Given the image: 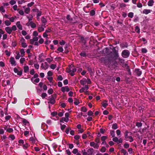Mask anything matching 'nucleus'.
Masks as SVG:
<instances>
[{
  "mask_svg": "<svg viewBox=\"0 0 155 155\" xmlns=\"http://www.w3.org/2000/svg\"><path fill=\"white\" fill-rule=\"evenodd\" d=\"M87 109L85 107H82L81 109V110L84 112H86L87 111Z\"/></svg>",
  "mask_w": 155,
  "mask_h": 155,
  "instance_id": "obj_42",
  "label": "nucleus"
},
{
  "mask_svg": "<svg viewBox=\"0 0 155 155\" xmlns=\"http://www.w3.org/2000/svg\"><path fill=\"white\" fill-rule=\"evenodd\" d=\"M80 55L83 57H86L88 55L85 51H82L80 54Z\"/></svg>",
  "mask_w": 155,
  "mask_h": 155,
  "instance_id": "obj_28",
  "label": "nucleus"
},
{
  "mask_svg": "<svg viewBox=\"0 0 155 155\" xmlns=\"http://www.w3.org/2000/svg\"><path fill=\"white\" fill-rule=\"evenodd\" d=\"M151 12V10L150 9H145L143 10V14L147 15L150 13Z\"/></svg>",
  "mask_w": 155,
  "mask_h": 155,
  "instance_id": "obj_24",
  "label": "nucleus"
},
{
  "mask_svg": "<svg viewBox=\"0 0 155 155\" xmlns=\"http://www.w3.org/2000/svg\"><path fill=\"white\" fill-rule=\"evenodd\" d=\"M95 14V12L94 10H91L90 12V15L93 16Z\"/></svg>",
  "mask_w": 155,
  "mask_h": 155,
  "instance_id": "obj_48",
  "label": "nucleus"
},
{
  "mask_svg": "<svg viewBox=\"0 0 155 155\" xmlns=\"http://www.w3.org/2000/svg\"><path fill=\"white\" fill-rule=\"evenodd\" d=\"M27 18L28 19V21L30 22V21H31L32 20V19L33 18V16L31 15H29V16H27Z\"/></svg>",
  "mask_w": 155,
  "mask_h": 155,
  "instance_id": "obj_34",
  "label": "nucleus"
},
{
  "mask_svg": "<svg viewBox=\"0 0 155 155\" xmlns=\"http://www.w3.org/2000/svg\"><path fill=\"white\" fill-rule=\"evenodd\" d=\"M48 79V80L50 83L52 84V85L56 86L57 85V83L53 80V78L52 77L47 78Z\"/></svg>",
  "mask_w": 155,
  "mask_h": 155,
  "instance_id": "obj_12",
  "label": "nucleus"
},
{
  "mask_svg": "<svg viewBox=\"0 0 155 155\" xmlns=\"http://www.w3.org/2000/svg\"><path fill=\"white\" fill-rule=\"evenodd\" d=\"M10 81L9 80L7 81L3 80L2 82V85L3 87H5L7 85H10Z\"/></svg>",
  "mask_w": 155,
  "mask_h": 155,
  "instance_id": "obj_8",
  "label": "nucleus"
},
{
  "mask_svg": "<svg viewBox=\"0 0 155 155\" xmlns=\"http://www.w3.org/2000/svg\"><path fill=\"white\" fill-rule=\"evenodd\" d=\"M20 52L21 54V56L23 57L25 55V51H24V49H21L20 50Z\"/></svg>",
  "mask_w": 155,
  "mask_h": 155,
  "instance_id": "obj_33",
  "label": "nucleus"
},
{
  "mask_svg": "<svg viewBox=\"0 0 155 155\" xmlns=\"http://www.w3.org/2000/svg\"><path fill=\"white\" fill-rule=\"evenodd\" d=\"M94 150L92 148L89 149L87 152L85 151V149L82 150L83 155H92L93 154Z\"/></svg>",
  "mask_w": 155,
  "mask_h": 155,
  "instance_id": "obj_2",
  "label": "nucleus"
},
{
  "mask_svg": "<svg viewBox=\"0 0 155 155\" xmlns=\"http://www.w3.org/2000/svg\"><path fill=\"white\" fill-rule=\"evenodd\" d=\"M112 140L114 141L117 142L118 144L122 142V140L121 138L118 140L117 137H114Z\"/></svg>",
  "mask_w": 155,
  "mask_h": 155,
  "instance_id": "obj_11",
  "label": "nucleus"
},
{
  "mask_svg": "<svg viewBox=\"0 0 155 155\" xmlns=\"http://www.w3.org/2000/svg\"><path fill=\"white\" fill-rule=\"evenodd\" d=\"M9 3L11 5H13L16 3V1L15 0H11L10 1Z\"/></svg>",
  "mask_w": 155,
  "mask_h": 155,
  "instance_id": "obj_61",
  "label": "nucleus"
},
{
  "mask_svg": "<svg viewBox=\"0 0 155 155\" xmlns=\"http://www.w3.org/2000/svg\"><path fill=\"white\" fill-rule=\"evenodd\" d=\"M48 76L49 77L53 75V73L51 71H49L47 73Z\"/></svg>",
  "mask_w": 155,
  "mask_h": 155,
  "instance_id": "obj_59",
  "label": "nucleus"
},
{
  "mask_svg": "<svg viewBox=\"0 0 155 155\" xmlns=\"http://www.w3.org/2000/svg\"><path fill=\"white\" fill-rule=\"evenodd\" d=\"M136 126L138 127H141L142 126V124L141 122H137L136 124Z\"/></svg>",
  "mask_w": 155,
  "mask_h": 155,
  "instance_id": "obj_47",
  "label": "nucleus"
},
{
  "mask_svg": "<svg viewBox=\"0 0 155 155\" xmlns=\"http://www.w3.org/2000/svg\"><path fill=\"white\" fill-rule=\"evenodd\" d=\"M120 47L122 48H127L128 47V44L127 43H121L120 45Z\"/></svg>",
  "mask_w": 155,
  "mask_h": 155,
  "instance_id": "obj_23",
  "label": "nucleus"
},
{
  "mask_svg": "<svg viewBox=\"0 0 155 155\" xmlns=\"http://www.w3.org/2000/svg\"><path fill=\"white\" fill-rule=\"evenodd\" d=\"M106 148L104 147H102L100 149V151L102 153H104L106 151Z\"/></svg>",
  "mask_w": 155,
  "mask_h": 155,
  "instance_id": "obj_37",
  "label": "nucleus"
},
{
  "mask_svg": "<svg viewBox=\"0 0 155 155\" xmlns=\"http://www.w3.org/2000/svg\"><path fill=\"white\" fill-rule=\"evenodd\" d=\"M51 28H50V27L48 28V29L45 30V32L46 33H48L51 32Z\"/></svg>",
  "mask_w": 155,
  "mask_h": 155,
  "instance_id": "obj_56",
  "label": "nucleus"
},
{
  "mask_svg": "<svg viewBox=\"0 0 155 155\" xmlns=\"http://www.w3.org/2000/svg\"><path fill=\"white\" fill-rule=\"evenodd\" d=\"M31 80L33 83H38L39 82L40 80L39 78H36L34 81H33V78H31Z\"/></svg>",
  "mask_w": 155,
  "mask_h": 155,
  "instance_id": "obj_30",
  "label": "nucleus"
},
{
  "mask_svg": "<svg viewBox=\"0 0 155 155\" xmlns=\"http://www.w3.org/2000/svg\"><path fill=\"white\" fill-rule=\"evenodd\" d=\"M53 60V58H48L46 59V60L49 63L51 62Z\"/></svg>",
  "mask_w": 155,
  "mask_h": 155,
  "instance_id": "obj_43",
  "label": "nucleus"
},
{
  "mask_svg": "<svg viewBox=\"0 0 155 155\" xmlns=\"http://www.w3.org/2000/svg\"><path fill=\"white\" fill-rule=\"evenodd\" d=\"M31 12L34 13H36V15H38V16L41 15L42 13V9L39 10L36 7H35L32 9L31 10Z\"/></svg>",
  "mask_w": 155,
  "mask_h": 155,
  "instance_id": "obj_6",
  "label": "nucleus"
},
{
  "mask_svg": "<svg viewBox=\"0 0 155 155\" xmlns=\"http://www.w3.org/2000/svg\"><path fill=\"white\" fill-rule=\"evenodd\" d=\"M78 152V150L77 149H74L73 151H72V153H74V154H76Z\"/></svg>",
  "mask_w": 155,
  "mask_h": 155,
  "instance_id": "obj_58",
  "label": "nucleus"
},
{
  "mask_svg": "<svg viewBox=\"0 0 155 155\" xmlns=\"http://www.w3.org/2000/svg\"><path fill=\"white\" fill-rule=\"evenodd\" d=\"M135 72L138 76H140L142 74V72L138 68L136 69L135 70Z\"/></svg>",
  "mask_w": 155,
  "mask_h": 155,
  "instance_id": "obj_18",
  "label": "nucleus"
},
{
  "mask_svg": "<svg viewBox=\"0 0 155 155\" xmlns=\"http://www.w3.org/2000/svg\"><path fill=\"white\" fill-rule=\"evenodd\" d=\"M100 60L101 63L105 65L108 64L110 62V58L108 57H102L100 59Z\"/></svg>",
  "mask_w": 155,
  "mask_h": 155,
  "instance_id": "obj_3",
  "label": "nucleus"
},
{
  "mask_svg": "<svg viewBox=\"0 0 155 155\" xmlns=\"http://www.w3.org/2000/svg\"><path fill=\"white\" fill-rule=\"evenodd\" d=\"M13 130L12 128H8V129L7 130V132L9 133H11L13 132Z\"/></svg>",
  "mask_w": 155,
  "mask_h": 155,
  "instance_id": "obj_44",
  "label": "nucleus"
},
{
  "mask_svg": "<svg viewBox=\"0 0 155 155\" xmlns=\"http://www.w3.org/2000/svg\"><path fill=\"white\" fill-rule=\"evenodd\" d=\"M56 65L54 64H51V65L50 67L51 69H54L56 68Z\"/></svg>",
  "mask_w": 155,
  "mask_h": 155,
  "instance_id": "obj_55",
  "label": "nucleus"
},
{
  "mask_svg": "<svg viewBox=\"0 0 155 155\" xmlns=\"http://www.w3.org/2000/svg\"><path fill=\"white\" fill-rule=\"evenodd\" d=\"M43 26H42L41 27H38V30L39 32H42L44 30V28L43 27Z\"/></svg>",
  "mask_w": 155,
  "mask_h": 155,
  "instance_id": "obj_27",
  "label": "nucleus"
},
{
  "mask_svg": "<svg viewBox=\"0 0 155 155\" xmlns=\"http://www.w3.org/2000/svg\"><path fill=\"white\" fill-rule=\"evenodd\" d=\"M95 142L97 143H99L100 142V138L99 137V136L98 135L97 137L95 138Z\"/></svg>",
  "mask_w": 155,
  "mask_h": 155,
  "instance_id": "obj_40",
  "label": "nucleus"
},
{
  "mask_svg": "<svg viewBox=\"0 0 155 155\" xmlns=\"http://www.w3.org/2000/svg\"><path fill=\"white\" fill-rule=\"evenodd\" d=\"M74 99L76 101H74V103L75 105H77L80 103V102L78 100L76 99V98H75Z\"/></svg>",
  "mask_w": 155,
  "mask_h": 155,
  "instance_id": "obj_64",
  "label": "nucleus"
},
{
  "mask_svg": "<svg viewBox=\"0 0 155 155\" xmlns=\"http://www.w3.org/2000/svg\"><path fill=\"white\" fill-rule=\"evenodd\" d=\"M107 138V136H103L101 137V139L102 141H104Z\"/></svg>",
  "mask_w": 155,
  "mask_h": 155,
  "instance_id": "obj_50",
  "label": "nucleus"
},
{
  "mask_svg": "<svg viewBox=\"0 0 155 155\" xmlns=\"http://www.w3.org/2000/svg\"><path fill=\"white\" fill-rule=\"evenodd\" d=\"M24 70L25 73H27L29 71V67L28 66H25L24 67Z\"/></svg>",
  "mask_w": 155,
  "mask_h": 155,
  "instance_id": "obj_29",
  "label": "nucleus"
},
{
  "mask_svg": "<svg viewBox=\"0 0 155 155\" xmlns=\"http://www.w3.org/2000/svg\"><path fill=\"white\" fill-rule=\"evenodd\" d=\"M5 30L6 32L10 34L12 32V31L11 30V28L9 27H7L5 28Z\"/></svg>",
  "mask_w": 155,
  "mask_h": 155,
  "instance_id": "obj_20",
  "label": "nucleus"
},
{
  "mask_svg": "<svg viewBox=\"0 0 155 155\" xmlns=\"http://www.w3.org/2000/svg\"><path fill=\"white\" fill-rule=\"evenodd\" d=\"M41 21L42 23L41 24V26H43L45 28V24L47 22V20L44 17H41Z\"/></svg>",
  "mask_w": 155,
  "mask_h": 155,
  "instance_id": "obj_15",
  "label": "nucleus"
},
{
  "mask_svg": "<svg viewBox=\"0 0 155 155\" xmlns=\"http://www.w3.org/2000/svg\"><path fill=\"white\" fill-rule=\"evenodd\" d=\"M34 2H31L30 3H29L27 5V6L28 7H31V6H32L34 4Z\"/></svg>",
  "mask_w": 155,
  "mask_h": 155,
  "instance_id": "obj_54",
  "label": "nucleus"
},
{
  "mask_svg": "<svg viewBox=\"0 0 155 155\" xmlns=\"http://www.w3.org/2000/svg\"><path fill=\"white\" fill-rule=\"evenodd\" d=\"M66 18L68 20L70 21H72L73 20V19L69 15H67Z\"/></svg>",
  "mask_w": 155,
  "mask_h": 155,
  "instance_id": "obj_49",
  "label": "nucleus"
},
{
  "mask_svg": "<svg viewBox=\"0 0 155 155\" xmlns=\"http://www.w3.org/2000/svg\"><path fill=\"white\" fill-rule=\"evenodd\" d=\"M154 1L153 0H150L147 3V5L149 6H152L154 3Z\"/></svg>",
  "mask_w": 155,
  "mask_h": 155,
  "instance_id": "obj_25",
  "label": "nucleus"
},
{
  "mask_svg": "<svg viewBox=\"0 0 155 155\" xmlns=\"http://www.w3.org/2000/svg\"><path fill=\"white\" fill-rule=\"evenodd\" d=\"M9 137L12 140H14L15 139V137L13 134L10 135Z\"/></svg>",
  "mask_w": 155,
  "mask_h": 155,
  "instance_id": "obj_41",
  "label": "nucleus"
},
{
  "mask_svg": "<svg viewBox=\"0 0 155 155\" xmlns=\"http://www.w3.org/2000/svg\"><path fill=\"white\" fill-rule=\"evenodd\" d=\"M118 62L123 68H125L126 69L128 72L129 74L130 75H131V73L130 71V69L129 68V67L128 65V64L125 63L124 62V60L122 59L121 58H119Z\"/></svg>",
  "mask_w": 155,
  "mask_h": 155,
  "instance_id": "obj_1",
  "label": "nucleus"
},
{
  "mask_svg": "<svg viewBox=\"0 0 155 155\" xmlns=\"http://www.w3.org/2000/svg\"><path fill=\"white\" fill-rule=\"evenodd\" d=\"M30 146V145L27 143H26L25 144L22 145V147L24 149H27Z\"/></svg>",
  "mask_w": 155,
  "mask_h": 155,
  "instance_id": "obj_21",
  "label": "nucleus"
},
{
  "mask_svg": "<svg viewBox=\"0 0 155 155\" xmlns=\"http://www.w3.org/2000/svg\"><path fill=\"white\" fill-rule=\"evenodd\" d=\"M0 11L2 13L5 12V10L4 9V8L3 6H1L0 7Z\"/></svg>",
  "mask_w": 155,
  "mask_h": 155,
  "instance_id": "obj_52",
  "label": "nucleus"
},
{
  "mask_svg": "<svg viewBox=\"0 0 155 155\" xmlns=\"http://www.w3.org/2000/svg\"><path fill=\"white\" fill-rule=\"evenodd\" d=\"M135 31L137 33H139L140 32V29L138 26H136L135 29Z\"/></svg>",
  "mask_w": 155,
  "mask_h": 155,
  "instance_id": "obj_38",
  "label": "nucleus"
},
{
  "mask_svg": "<svg viewBox=\"0 0 155 155\" xmlns=\"http://www.w3.org/2000/svg\"><path fill=\"white\" fill-rule=\"evenodd\" d=\"M12 31H15L16 30L17 28L15 25H13L11 28Z\"/></svg>",
  "mask_w": 155,
  "mask_h": 155,
  "instance_id": "obj_63",
  "label": "nucleus"
},
{
  "mask_svg": "<svg viewBox=\"0 0 155 155\" xmlns=\"http://www.w3.org/2000/svg\"><path fill=\"white\" fill-rule=\"evenodd\" d=\"M113 58L115 60L118 59L119 60V58H120L119 57V54L118 51H116L115 49V50L113 52Z\"/></svg>",
  "mask_w": 155,
  "mask_h": 155,
  "instance_id": "obj_7",
  "label": "nucleus"
},
{
  "mask_svg": "<svg viewBox=\"0 0 155 155\" xmlns=\"http://www.w3.org/2000/svg\"><path fill=\"white\" fill-rule=\"evenodd\" d=\"M16 25L17 27L18 28L19 30H22V26L21 25L19 21H17L16 23Z\"/></svg>",
  "mask_w": 155,
  "mask_h": 155,
  "instance_id": "obj_22",
  "label": "nucleus"
},
{
  "mask_svg": "<svg viewBox=\"0 0 155 155\" xmlns=\"http://www.w3.org/2000/svg\"><path fill=\"white\" fill-rule=\"evenodd\" d=\"M10 62L12 65L15 66L16 63L14 58L13 57H11L10 58Z\"/></svg>",
  "mask_w": 155,
  "mask_h": 155,
  "instance_id": "obj_17",
  "label": "nucleus"
},
{
  "mask_svg": "<svg viewBox=\"0 0 155 155\" xmlns=\"http://www.w3.org/2000/svg\"><path fill=\"white\" fill-rule=\"evenodd\" d=\"M128 132L127 130H126L125 132V138L126 139H127L129 137V136H128Z\"/></svg>",
  "mask_w": 155,
  "mask_h": 155,
  "instance_id": "obj_46",
  "label": "nucleus"
},
{
  "mask_svg": "<svg viewBox=\"0 0 155 155\" xmlns=\"http://www.w3.org/2000/svg\"><path fill=\"white\" fill-rule=\"evenodd\" d=\"M91 146L93 147L94 148L97 149L99 147V145L97 143H95L94 142H91L90 143Z\"/></svg>",
  "mask_w": 155,
  "mask_h": 155,
  "instance_id": "obj_10",
  "label": "nucleus"
},
{
  "mask_svg": "<svg viewBox=\"0 0 155 155\" xmlns=\"http://www.w3.org/2000/svg\"><path fill=\"white\" fill-rule=\"evenodd\" d=\"M5 23L6 25L8 26L10 25L11 24L10 21L9 20L5 21Z\"/></svg>",
  "mask_w": 155,
  "mask_h": 155,
  "instance_id": "obj_39",
  "label": "nucleus"
},
{
  "mask_svg": "<svg viewBox=\"0 0 155 155\" xmlns=\"http://www.w3.org/2000/svg\"><path fill=\"white\" fill-rule=\"evenodd\" d=\"M25 61V59L24 58H21L20 59V61L21 64H23Z\"/></svg>",
  "mask_w": 155,
  "mask_h": 155,
  "instance_id": "obj_62",
  "label": "nucleus"
},
{
  "mask_svg": "<svg viewBox=\"0 0 155 155\" xmlns=\"http://www.w3.org/2000/svg\"><path fill=\"white\" fill-rule=\"evenodd\" d=\"M53 91L52 88L49 89L48 91V93L49 94H52L53 93Z\"/></svg>",
  "mask_w": 155,
  "mask_h": 155,
  "instance_id": "obj_51",
  "label": "nucleus"
},
{
  "mask_svg": "<svg viewBox=\"0 0 155 155\" xmlns=\"http://www.w3.org/2000/svg\"><path fill=\"white\" fill-rule=\"evenodd\" d=\"M70 130H71V129L70 127L67 128L65 130V132L67 134H68L69 133V131Z\"/></svg>",
  "mask_w": 155,
  "mask_h": 155,
  "instance_id": "obj_57",
  "label": "nucleus"
},
{
  "mask_svg": "<svg viewBox=\"0 0 155 155\" xmlns=\"http://www.w3.org/2000/svg\"><path fill=\"white\" fill-rule=\"evenodd\" d=\"M26 25L28 26L30 25L31 27L33 28H34L36 26L35 24L32 21H30L29 22H28L26 24Z\"/></svg>",
  "mask_w": 155,
  "mask_h": 155,
  "instance_id": "obj_13",
  "label": "nucleus"
},
{
  "mask_svg": "<svg viewBox=\"0 0 155 155\" xmlns=\"http://www.w3.org/2000/svg\"><path fill=\"white\" fill-rule=\"evenodd\" d=\"M30 11V8L29 7H27L25 8L24 12L26 14H28L29 13Z\"/></svg>",
  "mask_w": 155,
  "mask_h": 155,
  "instance_id": "obj_32",
  "label": "nucleus"
},
{
  "mask_svg": "<svg viewBox=\"0 0 155 155\" xmlns=\"http://www.w3.org/2000/svg\"><path fill=\"white\" fill-rule=\"evenodd\" d=\"M112 128L114 129H116L118 128L117 125V124H113L112 125Z\"/></svg>",
  "mask_w": 155,
  "mask_h": 155,
  "instance_id": "obj_36",
  "label": "nucleus"
},
{
  "mask_svg": "<svg viewBox=\"0 0 155 155\" xmlns=\"http://www.w3.org/2000/svg\"><path fill=\"white\" fill-rule=\"evenodd\" d=\"M80 82L81 85H84L87 82V81L86 79L81 80L80 81Z\"/></svg>",
  "mask_w": 155,
  "mask_h": 155,
  "instance_id": "obj_31",
  "label": "nucleus"
},
{
  "mask_svg": "<svg viewBox=\"0 0 155 155\" xmlns=\"http://www.w3.org/2000/svg\"><path fill=\"white\" fill-rule=\"evenodd\" d=\"M121 153L124 154V155H128V153L127 151L124 149H121Z\"/></svg>",
  "mask_w": 155,
  "mask_h": 155,
  "instance_id": "obj_35",
  "label": "nucleus"
},
{
  "mask_svg": "<svg viewBox=\"0 0 155 155\" xmlns=\"http://www.w3.org/2000/svg\"><path fill=\"white\" fill-rule=\"evenodd\" d=\"M56 98V95L55 94H53L51 95V98H49L48 100V104H54L55 102V99Z\"/></svg>",
  "mask_w": 155,
  "mask_h": 155,
  "instance_id": "obj_4",
  "label": "nucleus"
},
{
  "mask_svg": "<svg viewBox=\"0 0 155 155\" xmlns=\"http://www.w3.org/2000/svg\"><path fill=\"white\" fill-rule=\"evenodd\" d=\"M71 73H70V74L72 76H73L74 74V72L76 71V69L74 67H71Z\"/></svg>",
  "mask_w": 155,
  "mask_h": 155,
  "instance_id": "obj_16",
  "label": "nucleus"
},
{
  "mask_svg": "<svg viewBox=\"0 0 155 155\" xmlns=\"http://www.w3.org/2000/svg\"><path fill=\"white\" fill-rule=\"evenodd\" d=\"M14 71L15 73H17L18 75L21 76L22 74V70L20 69L19 71L16 68H15L14 69Z\"/></svg>",
  "mask_w": 155,
  "mask_h": 155,
  "instance_id": "obj_9",
  "label": "nucleus"
},
{
  "mask_svg": "<svg viewBox=\"0 0 155 155\" xmlns=\"http://www.w3.org/2000/svg\"><path fill=\"white\" fill-rule=\"evenodd\" d=\"M22 122L23 124L25 125H29V122L24 118H22Z\"/></svg>",
  "mask_w": 155,
  "mask_h": 155,
  "instance_id": "obj_19",
  "label": "nucleus"
},
{
  "mask_svg": "<svg viewBox=\"0 0 155 155\" xmlns=\"http://www.w3.org/2000/svg\"><path fill=\"white\" fill-rule=\"evenodd\" d=\"M128 16L130 18H132L134 16V13L132 12H130L128 13Z\"/></svg>",
  "mask_w": 155,
  "mask_h": 155,
  "instance_id": "obj_45",
  "label": "nucleus"
},
{
  "mask_svg": "<svg viewBox=\"0 0 155 155\" xmlns=\"http://www.w3.org/2000/svg\"><path fill=\"white\" fill-rule=\"evenodd\" d=\"M130 54V51L127 50H124L121 53V56L124 58H128Z\"/></svg>",
  "mask_w": 155,
  "mask_h": 155,
  "instance_id": "obj_5",
  "label": "nucleus"
},
{
  "mask_svg": "<svg viewBox=\"0 0 155 155\" xmlns=\"http://www.w3.org/2000/svg\"><path fill=\"white\" fill-rule=\"evenodd\" d=\"M110 135L112 137H114L115 136V132L114 130H111L110 131Z\"/></svg>",
  "mask_w": 155,
  "mask_h": 155,
  "instance_id": "obj_53",
  "label": "nucleus"
},
{
  "mask_svg": "<svg viewBox=\"0 0 155 155\" xmlns=\"http://www.w3.org/2000/svg\"><path fill=\"white\" fill-rule=\"evenodd\" d=\"M51 114L53 117H55L57 115L58 113L57 112L54 111L51 113Z\"/></svg>",
  "mask_w": 155,
  "mask_h": 155,
  "instance_id": "obj_60",
  "label": "nucleus"
},
{
  "mask_svg": "<svg viewBox=\"0 0 155 155\" xmlns=\"http://www.w3.org/2000/svg\"><path fill=\"white\" fill-rule=\"evenodd\" d=\"M107 102V101L105 100L104 102H102V105L104 107L106 108V107L108 105Z\"/></svg>",
  "mask_w": 155,
  "mask_h": 155,
  "instance_id": "obj_26",
  "label": "nucleus"
},
{
  "mask_svg": "<svg viewBox=\"0 0 155 155\" xmlns=\"http://www.w3.org/2000/svg\"><path fill=\"white\" fill-rule=\"evenodd\" d=\"M61 91L63 93L65 91L68 92L70 91V89L67 86L62 87Z\"/></svg>",
  "mask_w": 155,
  "mask_h": 155,
  "instance_id": "obj_14",
  "label": "nucleus"
}]
</instances>
